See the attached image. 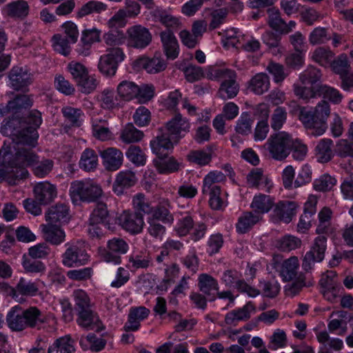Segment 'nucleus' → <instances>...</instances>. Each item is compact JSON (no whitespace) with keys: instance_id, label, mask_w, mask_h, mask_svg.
I'll return each mask as SVG.
<instances>
[{"instance_id":"nucleus-1","label":"nucleus","mask_w":353,"mask_h":353,"mask_svg":"<svg viewBox=\"0 0 353 353\" xmlns=\"http://www.w3.org/2000/svg\"><path fill=\"white\" fill-rule=\"evenodd\" d=\"M33 147H21L12 158L10 146H3L0 150V181H7L10 185H15L17 181L23 179L28 175L25 166H32L33 174L39 178L47 176L52 170L54 162L51 159L38 161Z\"/></svg>"},{"instance_id":"nucleus-2","label":"nucleus","mask_w":353,"mask_h":353,"mask_svg":"<svg viewBox=\"0 0 353 353\" xmlns=\"http://www.w3.org/2000/svg\"><path fill=\"white\" fill-rule=\"evenodd\" d=\"M330 114V104L321 101L313 112L303 108L300 110L299 119L309 133L315 137L322 135L327 130V119Z\"/></svg>"},{"instance_id":"nucleus-3","label":"nucleus","mask_w":353,"mask_h":353,"mask_svg":"<svg viewBox=\"0 0 353 353\" xmlns=\"http://www.w3.org/2000/svg\"><path fill=\"white\" fill-rule=\"evenodd\" d=\"M103 194L101 187L90 179L77 180L70 184V195L74 203L94 202Z\"/></svg>"},{"instance_id":"nucleus-4","label":"nucleus","mask_w":353,"mask_h":353,"mask_svg":"<svg viewBox=\"0 0 353 353\" xmlns=\"http://www.w3.org/2000/svg\"><path fill=\"white\" fill-rule=\"evenodd\" d=\"M264 147L268 151L271 158L282 161L291 152L293 147V138L290 134L286 132H279L270 135Z\"/></svg>"},{"instance_id":"nucleus-5","label":"nucleus","mask_w":353,"mask_h":353,"mask_svg":"<svg viewBox=\"0 0 353 353\" xmlns=\"http://www.w3.org/2000/svg\"><path fill=\"white\" fill-rule=\"evenodd\" d=\"M26 123L24 120L18 117H12L8 120H5L1 127V132L2 134L12 137L15 145L13 148L18 151L19 148H28L26 142L23 140V137H28V134L25 128Z\"/></svg>"},{"instance_id":"nucleus-6","label":"nucleus","mask_w":353,"mask_h":353,"mask_svg":"<svg viewBox=\"0 0 353 353\" xmlns=\"http://www.w3.org/2000/svg\"><path fill=\"white\" fill-rule=\"evenodd\" d=\"M129 250L128 243L123 239L114 237L107 242V249H99L100 259L106 263L119 265L121 263V254H125Z\"/></svg>"},{"instance_id":"nucleus-7","label":"nucleus","mask_w":353,"mask_h":353,"mask_svg":"<svg viewBox=\"0 0 353 353\" xmlns=\"http://www.w3.org/2000/svg\"><path fill=\"white\" fill-rule=\"evenodd\" d=\"M67 247L62 254V263L68 268L82 265L89 260V255L83 241H76L65 245Z\"/></svg>"},{"instance_id":"nucleus-8","label":"nucleus","mask_w":353,"mask_h":353,"mask_svg":"<svg viewBox=\"0 0 353 353\" xmlns=\"http://www.w3.org/2000/svg\"><path fill=\"white\" fill-rule=\"evenodd\" d=\"M125 54L120 48H112L107 54L102 55L98 63L99 71L106 77H113L117 70L118 65L123 61Z\"/></svg>"},{"instance_id":"nucleus-9","label":"nucleus","mask_w":353,"mask_h":353,"mask_svg":"<svg viewBox=\"0 0 353 353\" xmlns=\"http://www.w3.org/2000/svg\"><path fill=\"white\" fill-rule=\"evenodd\" d=\"M326 248L327 238L323 235L317 236L310 250L306 252L303 259V269L308 272L313 268L315 263L321 262L324 259Z\"/></svg>"},{"instance_id":"nucleus-10","label":"nucleus","mask_w":353,"mask_h":353,"mask_svg":"<svg viewBox=\"0 0 353 353\" xmlns=\"http://www.w3.org/2000/svg\"><path fill=\"white\" fill-rule=\"evenodd\" d=\"M11 88L17 91H26L33 81V75L26 68L14 66L8 74Z\"/></svg>"},{"instance_id":"nucleus-11","label":"nucleus","mask_w":353,"mask_h":353,"mask_svg":"<svg viewBox=\"0 0 353 353\" xmlns=\"http://www.w3.org/2000/svg\"><path fill=\"white\" fill-rule=\"evenodd\" d=\"M118 222L123 230L132 234L141 233L145 225L142 214L129 211H123L119 216Z\"/></svg>"},{"instance_id":"nucleus-12","label":"nucleus","mask_w":353,"mask_h":353,"mask_svg":"<svg viewBox=\"0 0 353 353\" xmlns=\"http://www.w3.org/2000/svg\"><path fill=\"white\" fill-rule=\"evenodd\" d=\"M128 35V46L137 49L146 48L152 41V34L149 30L141 25L129 28L127 30Z\"/></svg>"},{"instance_id":"nucleus-13","label":"nucleus","mask_w":353,"mask_h":353,"mask_svg":"<svg viewBox=\"0 0 353 353\" xmlns=\"http://www.w3.org/2000/svg\"><path fill=\"white\" fill-rule=\"evenodd\" d=\"M25 128L28 137H23V140L28 147H34L37 144L38 133L37 129L42 123L41 114L37 110H32L27 118Z\"/></svg>"},{"instance_id":"nucleus-14","label":"nucleus","mask_w":353,"mask_h":353,"mask_svg":"<svg viewBox=\"0 0 353 353\" xmlns=\"http://www.w3.org/2000/svg\"><path fill=\"white\" fill-rule=\"evenodd\" d=\"M296 204L292 201H279L275 205L271 214L272 221L275 223L279 221L285 223H290L296 214Z\"/></svg>"},{"instance_id":"nucleus-15","label":"nucleus","mask_w":353,"mask_h":353,"mask_svg":"<svg viewBox=\"0 0 353 353\" xmlns=\"http://www.w3.org/2000/svg\"><path fill=\"white\" fill-rule=\"evenodd\" d=\"M189 130L190 123L188 121L183 118L181 114H177L167 123L164 130L172 139L178 141L185 133L189 132Z\"/></svg>"},{"instance_id":"nucleus-16","label":"nucleus","mask_w":353,"mask_h":353,"mask_svg":"<svg viewBox=\"0 0 353 353\" xmlns=\"http://www.w3.org/2000/svg\"><path fill=\"white\" fill-rule=\"evenodd\" d=\"M105 169L110 172L119 170L123 164V152L116 148H108L100 152Z\"/></svg>"},{"instance_id":"nucleus-17","label":"nucleus","mask_w":353,"mask_h":353,"mask_svg":"<svg viewBox=\"0 0 353 353\" xmlns=\"http://www.w3.org/2000/svg\"><path fill=\"white\" fill-rule=\"evenodd\" d=\"M45 216L46 221L50 223H66L70 219L69 207L64 203H57L48 208Z\"/></svg>"},{"instance_id":"nucleus-18","label":"nucleus","mask_w":353,"mask_h":353,"mask_svg":"<svg viewBox=\"0 0 353 353\" xmlns=\"http://www.w3.org/2000/svg\"><path fill=\"white\" fill-rule=\"evenodd\" d=\"M160 38L167 58L175 59L179 56V46L173 32L170 30L162 31L160 32Z\"/></svg>"},{"instance_id":"nucleus-19","label":"nucleus","mask_w":353,"mask_h":353,"mask_svg":"<svg viewBox=\"0 0 353 353\" xmlns=\"http://www.w3.org/2000/svg\"><path fill=\"white\" fill-rule=\"evenodd\" d=\"M255 312V306L250 301L243 307L229 312L225 316V322L228 325H236L239 321H248L251 314Z\"/></svg>"},{"instance_id":"nucleus-20","label":"nucleus","mask_w":353,"mask_h":353,"mask_svg":"<svg viewBox=\"0 0 353 353\" xmlns=\"http://www.w3.org/2000/svg\"><path fill=\"white\" fill-rule=\"evenodd\" d=\"M40 228L43 239L52 245H58L65 241V232L56 224H41Z\"/></svg>"},{"instance_id":"nucleus-21","label":"nucleus","mask_w":353,"mask_h":353,"mask_svg":"<svg viewBox=\"0 0 353 353\" xmlns=\"http://www.w3.org/2000/svg\"><path fill=\"white\" fill-rule=\"evenodd\" d=\"M263 219L259 213L254 211H245L238 218L236 223V230L239 234H245L250 231Z\"/></svg>"},{"instance_id":"nucleus-22","label":"nucleus","mask_w":353,"mask_h":353,"mask_svg":"<svg viewBox=\"0 0 353 353\" xmlns=\"http://www.w3.org/2000/svg\"><path fill=\"white\" fill-rule=\"evenodd\" d=\"M177 141L172 139L165 132L157 136V137L150 141L152 150L157 157H163L168 154V152L173 148V143Z\"/></svg>"},{"instance_id":"nucleus-23","label":"nucleus","mask_w":353,"mask_h":353,"mask_svg":"<svg viewBox=\"0 0 353 353\" xmlns=\"http://www.w3.org/2000/svg\"><path fill=\"white\" fill-rule=\"evenodd\" d=\"M23 312L27 328L40 330L47 321L46 315L36 306L23 309Z\"/></svg>"},{"instance_id":"nucleus-24","label":"nucleus","mask_w":353,"mask_h":353,"mask_svg":"<svg viewBox=\"0 0 353 353\" xmlns=\"http://www.w3.org/2000/svg\"><path fill=\"white\" fill-rule=\"evenodd\" d=\"M6 323L14 332H22L27 329L23 308L19 305L12 307L6 315Z\"/></svg>"},{"instance_id":"nucleus-25","label":"nucleus","mask_w":353,"mask_h":353,"mask_svg":"<svg viewBox=\"0 0 353 353\" xmlns=\"http://www.w3.org/2000/svg\"><path fill=\"white\" fill-rule=\"evenodd\" d=\"M137 179L135 174L130 170L121 171L116 176L112 190L117 195H121L124 190L133 186Z\"/></svg>"},{"instance_id":"nucleus-26","label":"nucleus","mask_w":353,"mask_h":353,"mask_svg":"<svg viewBox=\"0 0 353 353\" xmlns=\"http://www.w3.org/2000/svg\"><path fill=\"white\" fill-rule=\"evenodd\" d=\"M35 198L40 204H48L57 196L54 185L48 181L38 183L34 188Z\"/></svg>"},{"instance_id":"nucleus-27","label":"nucleus","mask_w":353,"mask_h":353,"mask_svg":"<svg viewBox=\"0 0 353 353\" xmlns=\"http://www.w3.org/2000/svg\"><path fill=\"white\" fill-rule=\"evenodd\" d=\"M247 182L250 187L257 188L270 192L272 183L268 177L263 174L261 168L252 169L247 176Z\"/></svg>"},{"instance_id":"nucleus-28","label":"nucleus","mask_w":353,"mask_h":353,"mask_svg":"<svg viewBox=\"0 0 353 353\" xmlns=\"http://www.w3.org/2000/svg\"><path fill=\"white\" fill-rule=\"evenodd\" d=\"M171 208L170 201L167 199H163L154 208L153 207V212L150 217H154L163 223L172 224L174 222V216L170 212Z\"/></svg>"},{"instance_id":"nucleus-29","label":"nucleus","mask_w":353,"mask_h":353,"mask_svg":"<svg viewBox=\"0 0 353 353\" xmlns=\"http://www.w3.org/2000/svg\"><path fill=\"white\" fill-rule=\"evenodd\" d=\"M6 15L14 19H23L30 10L28 2L25 0L14 1L7 4L3 9Z\"/></svg>"},{"instance_id":"nucleus-30","label":"nucleus","mask_w":353,"mask_h":353,"mask_svg":"<svg viewBox=\"0 0 353 353\" xmlns=\"http://www.w3.org/2000/svg\"><path fill=\"white\" fill-rule=\"evenodd\" d=\"M137 64L150 74L159 73L163 71L167 67V63L164 59L157 54L152 58H141L137 60Z\"/></svg>"},{"instance_id":"nucleus-31","label":"nucleus","mask_w":353,"mask_h":353,"mask_svg":"<svg viewBox=\"0 0 353 353\" xmlns=\"http://www.w3.org/2000/svg\"><path fill=\"white\" fill-rule=\"evenodd\" d=\"M77 321L79 326L86 330H99L101 324L99 316L92 309L78 312Z\"/></svg>"},{"instance_id":"nucleus-32","label":"nucleus","mask_w":353,"mask_h":353,"mask_svg":"<svg viewBox=\"0 0 353 353\" xmlns=\"http://www.w3.org/2000/svg\"><path fill=\"white\" fill-rule=\"evenodd\" d=\"M154 164L160 174H170L178 172L181 163L173 157H159L154 160Z\"/></svg>"},{"instance_id":"nucleus-33","label":"nucleus","mask_w":353,"mask_h":353,"mask_svg":"<svg viewBox=\"0 0 353 353\" xmlns=\"http://www.w3.org/2000/svg\"><path fill=\"white\" fill-rule=\"evenodd\" d=\"M333 141L330 139H322L316 146V156L319 162L327 163L334 157L332 150Z\"/></svg>"},{"instance_id":"nucleus-34","label":"nucleus","mask_w":353,"mask_h":353,"mask_svg":"<svg viewBox=\"0 0 353 353\" xmlns=\"http://www.w3.org/2000/svg\"><path fill=\"white\" fill-rule=\"evenodd\" d=\"M299 268V261L297 256H291L285 260L281 265V276L285 281H290L296 278Z\"/></svg>"},{"instance_id":"nucleus-35","label":"nucleus","mask_w":353,"mask_h":353,"mask_svg":"<svg viewBox=\"0 0 353 353\" xmlns=\"http://www.w3.org/2000/svg\"><path fill=\"white\" fill-rule=\"evenodd\" d=\"M270 86L269 77L265 73L255 74L249 81L248 88L256 94L261 95L266 92Z\"/></svg>"},{"instance_id":"nucleus-36","label":"nucleus","mask_w":353,"mask_h":353,"mask_svg":"<svg viewBox=\"0 0 353 353\" xmlns=\"http://www.w3.org/2000/svg\"><path fill=\"white\" fill-rule=\"evenodd\" d=\"M128 262V267L131 269H146L152 265V257L150 252L140 251L132 254L129 257Z\"/></svg>"},{"instance_id":"nucleus-37","label":"nucleus","mask_w":353,"mask_h":353,"mask_svg":"<svg viewBox=\"0 0 353 353\" xmlns=\"http://www.w3.org/2000/svg\"><path fill=\"white\" fill-rule=\"evenodd\" d=\"M74 353V341L70 335L60 337L48 347V353Z\"/></svg>"},{"instance_id":"nucleus-38","label":"nucleus","mask_w":353,"mask_h":353,"mask_svg":"<svg viewBox=\"0 0 353 353\" xmlns=\"http://www.w3.org/2000/svg\"><path fill=\"white\" fill-rule=\"evenodd\" d=\"M97 152L92 148H86L81 153L79 162V168L86 172L96 170L99 165Z\"/></svg>"},{"instance_id":"nucleus-39","label":"nucleus","mask_w":353,"mask_h":353,"mask_svg":"<svg viewBox=\"0 0 353 353\" xmlns=\"http://www.w3.org/2000/svg\"><path fill=\"white\" fill-rule=\"evenodd\" d=\"M198 287L199 290L210 298L213 296V291H218L219 289L218 281L211 275L203 273L199 275Z\"/></svg>"},{"instance_id":"nucleus-40","label":"nucleus","mask_w":353,"mask_h":353,"mask_svg":"<svg viewBox=\"0 0 353 353\" xmlns=\"http://www.w3.org/2000/svg\"><path fill=\"white\" fill-rule=\"evenodd\" d=\"M15 298L19 295L34 296L39 292L38 283L21 277L14 287Z\"/></svg>"},{"instance_id":"nucleus-41","label":"nucleus","mask_w":353,"mask_h":353,"mask_svg":"<svg viewBox=\"0 0 353 353\" xmlns=\"http://www.w3.org/2000/svg\"><path fill=\"white\" fill-rule=\"evenodd\" d=\"M273 205L274 200L270 196L259 194L254 196L250 207L255 212L263 216V214L268 212Z\"/></svg>"},{"instance_id":"nucleus-42","label":"nucleus","mask_w":353,"mask_h":353,"mask_svg":"<svg viewBox=\"0 0 353 353\" xmlns=\"http://www.w3.org/2000/svg\"><path fill=\"white\" fill-rule=\"evenodd\" d=\"M239 89V85L236 81V77L230 78L221 83L218 91V95L220 98L224 100L232 99L237 95Z\"/></svg>"},{"instance_id":"nucleus-43","label":"nucleus","mask_w":353,"mask_h":353,"mask_svg":"<svg viewBox=\"0 0 353 353\" xmlns=\"http://www.w3.org/2000/svg\"><path fill=\"white\" fill-rule=\"evenodd\" d=\"M139 90V85L132 81L127 80L121 81L117 88L119 97L125 101H130L137 97Z\"/></svg>"},{"instance_id":"nucleus-44","label":"nucleus","mask_w":353,"mask_h":353,"mask_svg":"<svg viewBox=\"0 0 353 353\" xmlns=\"http://www.w3.org/2000/svg\"><path fill=\"white\" fill-rule=\"evenodd\" d=\"M108 10V5L99 1H90L78 10L77 16L82 18L91 14H100Z\"/></svg>"},{"instance_id":"nucleus-45","label":"nucleus","mask_w":353,"mask_h":353,"mask_svg":"<svg viewBox=\"0 0 353 353\" xmlns=\"http://www.w3.org/2000/svg\"><path fill=\"white\" fill-rule=\"evenodd\" d=\"M132 206L134 212L142 214H150L153 212L151 202L143 194L138 193L132 198Z\"/></svg>"},{"instance_id":"nucleus-46","label":"nucleus","mask_w":353,"mask_h":353,"mask_svg":"<svg viewBox=\"0 0 353 353\" xmlns=\"http://www.w3.org/2000/svg\"><path fill=\"white\" fill-rule=\"evenodd\" d=\"M143 135V132L137 129L132 123H128L121 130L120 139L125 143H131L141 141Z\"/></svg>"},{"instance_id":"nucleus-47","label":"nucleus","mask_w":353,"mask_h":353,"mask_svg":"<svg viewBox=\"0 0 353 353\" xmlns=\"http://www.w3.org/2000/svg\"><path fill=\"white\" fill-rule=\"evenodd\" d=\"M203 194H209V204L212 209L219 210L226 206V202L221 197V187H212L205 192H202Z\"/></svg>"},{"instance_id":"nucleus-48","label":"nucleus","mask_w":353,"mask_h":353,"mask_svg":"<svg viewBox=\"0 0 353 353\" xmlns=\"http://www.w3.org/2000/svg\"><path fill=\"white\" fill-rule=\"evenodd\" d=\"M62 113L65 121L71 127H79L82 122V116L83 113L81 109L74 108L71 106L63 108Z\"/></svg>"},{"instance_id":"nucleus-49","label":"nucleus","mask_w":353,"mask_h":353,"mask_svg":"<svg viewBox=\"0 0 353 353\" xmlns=\"http://www.w3.org/2000/svg\"><path fill=\"white\" fill-rule=\"evenodd\" d=\"M333 57L332 52L330 49L323 47L316 48L312 54V59L324 67L331 64Z\"/></svg>"},{"instance_id":"nucleus-50","label":"nucleus","mask_w":353,"mask_h":353,"mask_svg":"<svg viewBox=\"0 0 353 353\" xmlns=\"http://www.w3.org/2000/svg\"><path fill=\"white\" fill-rule=\"evenodd\" d=\"M97 100L100 103V106L103 109H113L117 105V97L112 89H104L97 95Z\"/></svg>"},{"instance_id":"nucleus-51","label":"nucleus","mask_w":353,"mask_h":353,"mask_svg":"<svg viewBox=\"0 0 353 353\" xmlns=\"http://www.w3.org/2000/svg\"><path fill=\"white\" fill-rule=\"evenodd\" d=\"M226 179L225 175L221 171L210 172L203 179L202 192L208 190L212 187H220L217 183L224 182Z\"/></svg>"},{"instance_id":"nucleus-52","label":"nucleus","mask_w":353,"mask_h":353,"mask_svg":"<svg viewBox=\"0 0 353 353\" xmlns=\"http://www.w3.org/2000/svg\"><path fill=\"white\" fill-rule=\"evenodd\" d=\"M294 279V281L291 283L285 286V294L291 297L297 295L303 287L310 285V284L307 285L305 282V276L303 273L299 274L297 277Z\"/></svg>"},{"instance_id":"nucleus-53","label":"nucleus","mask_w":353,"mask_h":353,"mask_svg":"<svg viewBox=\"0 0 353 353\" xmlns=\"http://www.w3.org/2000/svg\"><path fill=\"white\" fill-rule=\"evenodd\" d=\"M73 296L74 299V309L77 313L92 309L90 298L85 291L82 290H74Z\"/></svg>"},{"instance_id":"nucleus-54","label":"nucleus","mask_w":353,"mask_h":353,"mask_svg":"<svg viewBox=\"0 0 353 353\" xmlns=\"http://www.w3.org/2000/svg\"><path fill=\"white\" fill-rule=\"evenodd\" d=\"M335 154L340 158H353V143L347 139H339L335 145Z\"/></svg>"},{"instance_id":"nucleus-55","label":"nucleus","mask_w":353,"mask_h":353,"mask_svg":"<svg viewBox=\"0 0 353 353\" xmlns=\"http://www.w3.org/2000/svg\"><path fill=\"white\" fill-rule=\"evenodd\" d=\"M148 227V233L154 239L161 240L166 232L165 227L160 223L161 221L154 217L148 216L147 219Z\"/></svg>"},{"instance_id":"nucleus-56","label":"nucleus","mask_w":353,"mask_h":353,"mask_svg":"<svg viewBox=\"0 0 353 353\" xmlns=\"http://www.w3.org/2000/svg\"><path fill=\"white\" fill-rule=\"evenodd\" d=\"M103 39L105 44L110 46H120L125 41L124 32L119 29H110L103 34Z\"/></svg>"},{"instance_id":"nucleus-57","label":"nucleus","mask_w":353,"mask_h":353,"mask_svg":"<svg viewBox=\"0 0 353 353\" xmlns=\"http://www.w3.org/2000/svg\"><path fill=\"white\" fill-rule=\"evenodd\" d=\"M194 226V219L192 214L185 212L181 214L177 223L176 231L180 236H185Z\"/></svg>"},{"instance_id":"nucleus-58","label":"nucleus","mask_w":353,"mask_h":353,"mask_svg":"<svg viewBox=\"0 0 353 353\" xmlns=\"http://www.w3.org/2000/svg\"><path fill=\"white\" fill-rule=\"evenodd\" d=\"M318 92L319 96L322 95L323 98L335 104L341 103L343 99V95L338 90L327 85H318Z\"/></svg>"},{"instance_id":"nucleus-59","label":"nucleus","mask_w":353,"mask_h":353,"mask_svg":"<svg viewBox=\"0 0 353 353\" xmlns=\"http://www.w3.org/2000/svg\"><path fill=\"white\" fill-rule=\"evenodd\" d=\"M52 41L53 48L56 52L64 56L70 54L71 50L70 44L72 43L63 35L60 34H54L52 38Z\"/></svg>"},{"instance_id":"nucleus-60","label":"nucleus","mask_w":353,"mask_h":353,"mask_svg":"<svg viewBox=\"0 0 353 353\" xmlns=\"http://www.w3.org/2000/svg\"><path fill=\"white\" fill-rule=\"evenodd\" d=\"M127 158L137 166L143 165L146 161L145 153L137 145H130L125 152Z\"/></svg>"},{"instance_id":"nucleus-61","label":"nucleus","mask_w":353,"mask_h":353,"mask_svg":"<svg viewBox=\"0 0 353 353\" xmlns=\"http://www.w3.org/2000/svg\"><path fill=\"white\" fill-rule=\"evenodd\" d=\"M321 72L319 69L309 66L299 76V79L303 84H314L321 78Z\"/></svg>"},{"instance_id":"nucleus-62","label":"nucleus","mask_w":353,"mask_h":353,"mask_svg":"<svg viewBox=\"0 0 353 353\" xmlns=\"http://www.w3.org/2000/svg\"><path fill=\"white\" fill-rule=\"evenodd\" d=\"M336 179L327 174H325L314 180L313 187L315 190L327 192L332 189L336 184Z\"/></svg>"},{"instance_id":"nucleus-63","label":"nucleus","mask_w":353,"mask_h":353,"mask_svg":"<svg viewBox=\"0 0 353 353\" xmlns=\"http://www.w3.org/2000/svg\"><path fill=\"white\" fill-rule=\"evenodd\" d=\"M157 17L159 21L170 30H176L180 28L181 23L179 18L168 14L165 11L158 12Z\"/></svg>"},{"instance_id":"nucleus-64","label":"nucleus","mask_w":353,"mask_h":353,"mask_svg":"<svg viewBox=\"0 0 353 353\" xmlns=\"http://www.w3.org/2000/svg\"><path fill=\"white\" fill-rule=\"evenodd\" d=\"M77 83L79 90L84 94H90L96 90L98 81L94 76L87 74L85 77L80 79Z\"/></svg>"}]
</instances>
